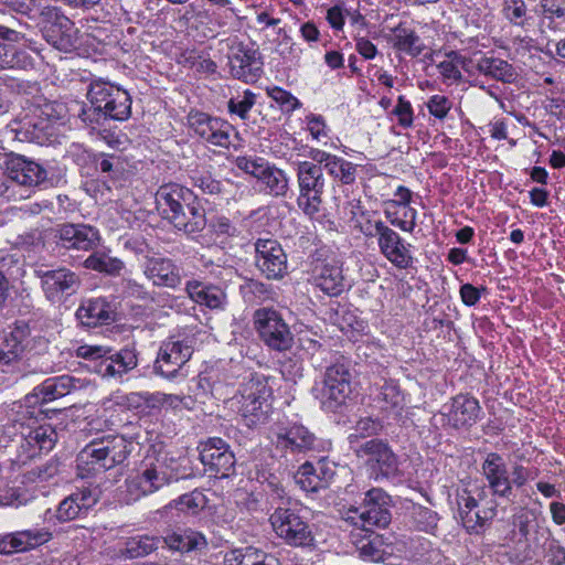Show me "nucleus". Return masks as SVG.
I'll return each mask as SVG.
<instances>
[{
    "label": "nucleus",
    "instance_id": "nucleus-1",
    "mask_svg": "<svg viewBox=\"0 0 565 565\" xmlns=\"http://www.w3.org/2000/svg\"><path fill=\"white\" fill-rule=\"evenodd\" d=\"M156 200L164 220L188 235L199 233L206 225L205 211L196 203L194 193L178 183L161 185Z\"/></svg>",
    "mask_w": 565,
    "mask_h": 565
},
{
    "label": "nucleus",
    "instance_id": "nucleus-2",
    "mask_svg": "<svg viewBox=\"0 0 565 565\" xmlns=\"http://www.w3.org/2000/svg\"><path fill=\"white\" fill-rule=\"evenodd\" d=\"M130 446L131 443L119 435L92 440L77 456L81 476L106 471L121 465L130 454Z\"/></svg>",
    "mask_w": 565,
    "mask_h": 565
},
{
    "label": "nucleus",
    "instance_id": "nucleus-3",
    "mask_svg": "<svg viewBox=\"0 0 565 565\" xmlns=\"http://www.w3.org/2000/svg\"><path fill=\"white\" fill-rule=\"evenodd\" d=\"M486 498V486L462 484L456 490L458 516L469 533L481 534L497 515L498 503Z\"/></svg>",
    "mask_w": 565,
    "mask_h": 565
},
{
    "label": "nucleus",
    "instance_id": "nucleus-4",
    "mask_svg": "<svg viewBox=\"0 0 565 565\" xmlns=\"http://www.w3.org/2000/svg\"><path fill=\"white\" fill-rule=\"evenodd\" d=\"M173 463L174 459L167 455L143 460L139 472L126 481L129 500L137 501L178 480Z\"/></svg>",
    "mask_w": 565,
    "mask_h": 565
},
{
    "label": "nucleus",
    "instance_id": "nucleus-5",
    "mask_svg": "<svg viewBox=\"0 0 565 565\" xmlns=\"http://www.w3.org/2000/svg\"><path fill=\"white\" fill-rule=\"evenodd\" d=\"M76 356L88 360L103 377H120L138 365L136 351L128 348L114 352L108 347L84 344L76 349Z\"/></svg>",
    "mask_w": 565,
    "mask_h": 565
},
{
    "label": "nucleus",
    "instance_id": "nucleus-6",
    "mask_svg": "<svg viewBox=\"0 0 565 565\" xmlns=\"http://www.w3.org/2000/svg\"><path fill=\"white\" fill-rule=\"evenodd\" d=\"M391 498L380 488H373L365 493L364 501L359 508H351L345 521L365 532L373 527H385L391 522Z\"/></svg>",
    "mask_w": 565,
    "mask_h": 565
},
{
    "label": "nucleus",
    "instance_id": "nucleus-7",
    "mask_svg": "<svg viewBox=\"0 0 565 565\" xmlns=\"http://www.w3.org/2000/svg\"><path fill=\"white\" fill-rule=\"evenodd\" d=\"M276 449L290 454L324 452L328 441L317 437L302 424H276L270 430Z\"/></svg>",
    "mask_w": 565,
    "mask_h": 565
},
{
    "label": "nucleus",
    "instance_id": "nucleus-8",
    "mask_svg": "<svg viewBox=\"0 0 565 565\" xmlns=\"http://www.w3.org/2000/svg\"><path fill=\"white\" fill-rule=\"evenodd\" d=\"M296 175L299 188L298 206L309 216L319 213L322 204L326 179L322 168L315 161H298Z\"/></svg>",
    "mask_w": 565,
    "mask_h": 565
},
{
    "label": "nucleus",
    "instance_id": "nucleus-9",
    "mask_svg": "<svg viewBox=\"0 0 565 565\" xmlns=\"http://www.w3.org/2000/svg\"><path fill=\"white\" fill-rule=\"evenodd\" d=\"M254 328L270 350L284 352L294 345V334L281 313L274 308H258L253 313Z\"/></svg>",
    "mask_w": 565,
    "mask_h": 565
},
{
    "label": "nucleus",
    "instance_id": "nucleus-10",
    "mask_svg": "<svg viewBox=\"0 0 565 565\" xmlns=\"http://www.w3.org/2000/svg\"><path fill=\"white\" fill-rule=\"evenodd\" d=\"M87 98L90 104L97 105L105 111L108 119L126 120L131 115V98L129 94L103 79H96L89 84Z\"/></svg>",
    "mask_w": 565,
    "mask_h": 565
},
{
    "label": "nucleus",
    "instance_id": "nucleus-11",
    "mask_svg": "<svg viewBox=\"0 0 565 565\" xmlns=\"http://www.w3.org/2000/svg\"><path fill=\"white\" fill-rule=\"evenodd\" d=\"M358 458H366L369 475L375 481L393 478L398 471V460L390 446L380 439H370L354 448Z\"/></svg>",
    "mask_w": 565,
    "mask_h": 565
},
{
    "label": "nucleus",
    "instance_id": "nucleus-12",
    "mask_svg": "<svg viewBox=\"0 0 565 565\" xmlns=\"http://www.w3.org/2000/svg\"><path fill=\"white\" fill-rule=\"evenodd\" d=\"M36 277L41 281V288L45 298L53 302H62L74 295L81 287L78 274L66 267L55 269H36Z\"/></svg>",
    "mask_w": 565,
    "mask_h": 565
},
{
    "label": "nucleus",
    "instance_id": "nucleus-13",
    "mask_svg": "<svg viewBox=\"0 0 565 565\" xmlns=\"http://www.w3.org/2000/svg\"><path fill=\"white\" fill-rule=\"evenodd\" d=\"M193 354V339L170 338L164 341L157 355L154 370L166 379H174L180 369L191 359Z\"/></svg>",
    "mask_w": 565,
    "mask_h": 565
},
{
    "label": "nucleus",
    "instance_id": "nucleus-14",
    "mask_svg": "<svg viewBox=\"0 0 565 565\" xmlns=\"http://www.w3.org/2000/svg\"><path fill=\"white\" fill-rule=\"evenodd\" d=\"M351 393V373L345 363L337 362L327 367L321 390L324 409L334 412Z\"/></svg>",
    "mask_w": 565,
    "mask_h": 565
},
{
    "label": "nucleus",
    "instance_id": "nucleus-15",
    "mask_svg": "<svg viewBox=\"0 0 565 565\" xmlns=\"http://www.w3.org/2000/svg\"><path fill=\"white\" fill-rule=\"evenodd\" d=\"M269 521L277 536L289 545L305 546L312 541L308 524L291 509L278 507Z\"/></svg>",
    "mask_w": 565,
    "mask_h": 565
},
{
    "label": "nucleus",
    "instance_id": "nucleus-16",
    "mask_svg": "<svg viewBox=\"0 0 565 565\" xmlns=\"http://www.w3.org/2000/svg\"><path fill=\"white\" fill-rule=\"evenodd\" d=\"M481 407L479 401L469 394H458L451 398L444 411L435 415L444 427L454 429H467L475 425L479 418Z\"/></svg>",
    "mask_w": 565,
    "mask_h": 565
},
{
    "label": "nucleus",
    "instance_id": "nucleus-17",
    "mask_svg": "<svg viewBox=\"0 0 565 565\" xmlns=\"http://www.w3.org/2000/svg\"><path fill=\"white\" fill-rule=\"evenodd\" d=\"M200 459L205 467V471L214 477L226 478L234 470V454L222 438H209L202 445Z\"/></svg>",
    "mask_w": 565,
    "mask_h": 565
},
{
    "label": "nucleus",
    "instance_id": "nucleus-18",
    "mask_svg": "<svg viewBox=\"0 0 565 565\" xmlns=\"http://www.w3.org/2000/svg\"><path fill=\"white\" fill-rule=\"evenodd\" d=\"M188 124L196 136L213 146L227 148L231 143L230 132L233 127L221 118L201 111H191Z\"/></svg>",
    "mask_w": 565,
    "mask_h": 565
},
{
    "label": "nucleus",
    "instance_id": "nucleus-19",
    "mask_svg": "<svg viewBox=\"0 0 565 565\" xmlns=\"http://www.w3.org/2000/svg\"><path fill=\"white\" fill-rule=\"evenodd\" d=\"M256 266L268 279H280L287 273V256L276 239L259 238L255 243Z\"/></svg>",
    "mask_w": 565,
    "mask_h": 565
},
{
    "label": "nucleus",
    "instance_id": "nucleus-20",
    "mask_svg": "<svg viewBox=\"0 0 565 565\" xmlns=\"http://www.w3.org/2000/svg\"><path fill=\"white\" fill-rule=\"evenodd\" d=\"M4 173L19 185L39 186L47 179V171L40 163L21 154H14L4 161Z\"/></svg>",
    "mask_w": 565,
    "mask_h": 565
},
{
    "label": "nucleus",
    "instance_id": "nucleus-21",
    "mask_svg": "<svg viewBox=\"0 0 565 565\" xmlns=\"http://www.w3.org/2000/svg\"><path fill=\"white\" fill-rule=\"evenodd\" d=\"M228 58L231 73L235 78L248 83L260 77L263 62L257 50L239 43L233 47Z\"/></svg>",
    "mask_w": 565,
    "mask_h": 565
},
{
    "label": "nucleus",
    "instance_id": "nucleus-22",
    "mask_svg": "<svg viewBox=\"0 0 565 565\" xmlns=\"http://www.w3.org/2000/svg\"><path fill=\"white\" fill-rule=\"evenodd\" d=\"M377 246L381 254L396 268L407 269L413 266L414 257L412 255L409 243H406L401 235L388 225L382 228V234L377 238Z\"/></svg>",
    "mask_w": 565,
    "mask_h": 565
},
{
    "label": "nucleus",
    "instance_id": "nucleus-23",
    "mask_svg": "<svg viewBox=\"0 0 565 565\" xmlns=\"http://www.w3.org/2000/svg\"><path fill=\"white\" fill-rule=\"evenodd\" d=\"M143 274L157 287L175 289L182 282L181 268L168 257L146 256Z\"/></svg>",
    "mask_w": 565,
    "mask_h": 565
},
{
    "label": "nucleus",
    "instance_id": "nucleus-24",
    "mask_svg": "<svg viewBox=\"0 0 565 565\" xmlns=\"http://www.w3.org/2000/svg\"><path fill=\"white\" fill-rule=\"evenodd\" d=\"M481 470L493 495L505 499L512 495L510 472L501 455L489 452L481 465Z\"/></svg>",
    "mask_w": 565,
    "mask_h": 565
},
{
    "label": "nucleus",
    "instance_id": "nucleus-25",
    "mask_svg": "<svg viewBox=\"0 0 565 565\" xmlns=\"http://www.w3.org/2000/svg\"><path fill=\"white\" fill-rule=\"evenodd\" d=\"M34 342L39 345H46V340L42 337L28 339L24 330L17 328L0 340V366L8 370L14 369L23 359L30 343Z\"/></svg>",
    "mask_w": 565,
    "mask_h": 565
},
{
    "label": "nucleus",
    "instance_id": "nucleus-26",
    "mask_svg": "<svg viewBox=\"0 0 565 565\" xmlns=\"http://www.w3.org/2000/svg\"><path fill=\"white\" fill-rule=\"evenodd\" d=\"M55 238L66 249L89 250L99 243V233L89 225L62 224L55 228Z\"/></svg>",
    "mask_w": 565,
    "mask_h": 565
},
{
    "label": "nucleus",
    "instance_id": "nucleus-27",
    "mask_svg": "<svg viewBox=\"0 0 565 565\" xmlns=\"http://www.w3.org/2000/svg\"><path fill=\"white\" fill-rule=\"evenodd\" d=\"M308 157L341 184L349 185L355 182L358 164L317 148H311Z\"/></svg>",
    "mask_w": 565,
    "mask_h": 565
},
{
    "label": "nucleus",
    "instance_id": "nucleus-28",
    "mask_svg": "<svg viewBox=\"0 0 565 565\" xmlns=\"http://www.w3.org/2000/svg\"><path fill=\"white\" fill-rule=\"evenodd\" d=\"M98 502L96 490L89 488L77 489L62 500L56 510V519L60 522H68L85 518Z\"/></svg>",
    "mask_w": 565,
    "mask_h": 565
},
{
    "label": "nucleus",
    "instance_id": "nucleus-29",
    "mask_svg": "<svg viewBox=\"0 0 565 565\" xmlns=\"http://www.w3.org/2000/svg\"><path fill=\"white\" fill-rule=\"evenodd\" d=\"M52 534L45 529L17 531L0 537V554L22 553L49 542Z\"/></svg>",
    "mask_w": 565,
    "mask_h": 565
},
{
    "label": "nucleus",
    "instance_id": "nucleus-30",
    "mask_svg": "<svg viewBox=\"0 0 565 565\" xmlns=\"http://www.w3.org/2000/svg\"><path fill=\"white\" fill-rule=\"evenodd\" d=\"M185 290L195 303L211 310H224L227 305L226 292L216 285L203 284L193 279L186 282Z\"/></svg>",
    "mask_w": 565,
    "mask_h": 565
},
{
    "label": "nucleus",
    "instance_id": "nucleus-31",
    "mask_svg": "<svg viewBox=\"0 0 565 565\" xmlns=\"http://www.w3.org/2000/svg\"><path fill=\"white\" fill-rule=\"evenodd\" d=\"M317 288L328 296H339L345 288L342 267L337 262L317 265L312 273Z\"/></svg>",
    "mask_w": 565,
    "mask_h": 565
},
{
    "label": "nucleus",
    "instance_id": "nucleus-32",
    "mask_svg": "<svg viewBox=\"0 0 565 565\" xmlns=\"http://www.w3.org/2000/svg\"><path fill=\"white\" fill-rule=\"evenodd\" d=\"M163 541L170 550L181 553L201 552L207 547L205 535L191 527H179L168 533Z\"/></svg>",
    "mask_w": 565,
    "mask_h": 565
},
{
    "label": "nucleus",
    "instance_id": "nucleus-33",
    "mask_svg": "<svg viewBox=\"0 0 565 565\" xmlns=\"http://www.w3.org/2000/svg\"><path fill=\"white\" fill-rule=\"evenodd\" d=\"M113 306L104 298L88 299L76 311V318L82 324L96 327L114 320Z\"/></svg>",
    "mask_w": 565,
    "mask_h": 565
},
{
    "label": "nucleus",
    "instance_id": "nucleus-34",
    "mask_svg": "<svg viewBox=\"0 0 565 565\" xmlns=\"http://www.w3.org/2000/svg\"><path fill=\"white\" fill-rule=\"evenodd\" d=\"M477 71L494 81L512 84L518 78V73L512 64L494 56H482L476 62Z\"/></svg>",
    "mask_w": 565,
    "mask_h": 565
},
{
    "label": "nucleus",
    "instance_id": "nucleus-35",
    "mask_svg": "<svg viewBox=\"0 0 565 565\" xmlns=\"http://www.w3.org/2000/svg\"><path fill=\"white\" fill-rule=\"evenodd\" d=\"M393 47L397 51L404 52L413 57L420 55L426 49L425 44L415 32L406 23L401 22L395 28L391 29Z\"/></svg>",
    "mask_w": 565,
    "mask_h": 565
},
{
    "label": "nucleus",
    "instance_id": "nucleus-36",
    "mask_svg": "<svg viewBox=\"0 0 565 565\" xmlns=\"http://www.w3.org/2000/svg\"><path fill=\"white\" fill-rule=\"evenodd\" d=\"M78 384L79 380L71 375L51 377L34 388V395L41 396L42 402L46 403L70 394Z\"/></svg>",
    "mask_w": 565,
    "mask_h": 565
},
{
    "label": "nucleus",
    "instance_id": "nucleus-37",
    "mask_svg": "<svg viewBox=\"0 0 565 565\" xmlns=\"http://www.w3.org/2000/svg\"><path fill=\"white\" fill-rule=\"evenodd\" d=\"M34 58L24 49L0 43V70H32Z\"/></svg>",
    "mask_w": 565,
    "mask_h": 565
},
{
    "label": "nucleus",
    "instance_id": "nucleus-38",
    "mask_svg": "<svg viewBox=\"0 0 565 565\" xmlns=\"http://www.w3.org/2000/svg\"><path fill=\"white\" fill-rule=\"evenodd\" d=\"M242 399L239 413L247 427L253 428L266 423L271 412V403H264L247 398Z\"/></svg>",
    "mask_w": 565,
    "mask_h": 565
},
{
    "label": "nucleus",
    "instance_id": "nucleus-39",
    "mask_svg": "<svg viewBox=\"0 0 565 565\" xmlns=\"http://www.w3.org/2000/svg\"><path fill=\"white\" fill-rule=\"evenodd\" d=\"M376 212L374 211H352L351 221L354 223V228L359 230L365 237L379 238L382 228H386L387 225L382 220L374 218Z\"/></svg>",
    "mask_w": 565,
    "mask_h": 565
},
{
    "label": "nucleus",
    "instance_id": "nucleus-40",
    "mask_svg": "<svg viewBox=\"0 0 565 565\" xmlns=\"http://www.w3.org/2000/svg\"><path fill=\"white\" fill-rule=\"evenodd\" d=\"M543 523L544 519H540L539 514L534 510L522 511L514 520V524L518 527L519 533L525 539L533 530L541 533L542 537L548 539L552 536L551 530L543 526Z\"/></svg>",
    "mask_w": 565,
    "mask_h": 565
},
{
    "label": "nucleus",
    "instance_id": "nucleus-41",
    "mask_svg": "<svg viewBox=\"0 0 565 565\" xmlns=\"http://www.w3.org/2000/svg\"><path fill=\"white\" fill-rule=\"evenodd\" d=\"M273 390L266 376L254 374L243 387L242 398L270 403Z\"/></svg>",
    "mask_w": 565,
    "mask_h": 565
},
{
    "label": "nucleus",
    "instance_id": "nucleus-42",
    "mask_svg": "<svg viewBox=\"0 0 565 565\" xmlns=\"http://www.w3.org/2000/svg\"><path fill=\"white\" fill-rule=\"evenodd\" d=\"M159 539L149 535H138L130 537L125 543V548L121 554L126 558H139L147 556L157 550Z\"/></svg>",
    "mask_w": 565,
    "mask_h": 565
},
{
    "label": "nucleus",
    "instance_id": "nucleus-43",
    "mask_svg": "<svg viewBox=\"0 0 565 565\" xmlns=\"http://www.w3.org/2000/svg\"><path fill=\"white\" fill-rule=\"evenodd\" d=\"M446 58L437 64L439 74L445 82H460L462 78L460 67L465 68L467 58L457 51H449Z\"/></svg>",
    "mask_w": 565,
    "mask_h": 565
},
{
    "label": "nucleus",
    "instance_id": "nucleus-44",
    "mask_svg": "<svg viewBox=\"0 0 565 565\" xmlns=\"http://www.w3.org/2000/svg\"><path fill=\"white\" fill-rule=\"evenodd\" d=\"M41 31L43 36H51L50 29L58 26L60 29H67L71 26V19H68L62 10L57 7L45 6L40 11Z\"/></svg>",
    "mask_w": 565,
    "mask_h": 565
},
{
    "label": "nucleus",
    "instance_id": "nucleus-45",
    "mask_svg": "<svg viewBox=\"0 0 565 565\" xmlns=\"http://www.w3.org/2000/svg\"><path fill=\"white\" fill-rule=\"evenodd\" d=\"M382 428L383 426L379 419L372 417L360 418L354 425L353 431L348 437L351 449L354 450V448L360 446H355L360 439L375 436Z\"/></svg>",
    "mask_w": 565,
    "mask_h": 565
},
{
    "label": "nucleus",
    "instance_id": "nucleus-46",
    "mask_svg": "<svg viewBox=\"0 0 565 565\" xmlns=\"http://www.w3.org/2000/svg\"><path fill=\"white\" fill-rule=\"evenodd\" d=\"M268 194L274 196H285L289 190V179L286 172L277 167H273L262 181Z\"/></svg>",
    "mask_w": 565,
    "mask_h": 565
},
{
    "label": "nucleus",
    "instance_id": "nucleus-47",
    "mask_svg": "<svg viewBox=\"0 0 565 565\" xmlns=\"http://www.w3.org/2000/svg\"><path fill=\"white\" fill-rule=\"evenodd\" d=\"M84 265L88 269L106 273L110 275L118 274L124 267V263L118 258H113L104 253H94L89 255Z\"/></svg>",
    "mask_w": 565,
    "mask_h": 565
},
{
    "label": "nucleus",
    "instance_id": "nucleus-48",
    "mask_svg": "<svg viewBox=\"0 0 565 565\" xmlns=\"http://www.w3.org/2000/svg\"><path fill=\"white\" fill-rule=\"evenodd\" d=\"M295 479L297 484L307 492H317L321 489H326L322 483L323 481L319 479L318 469L308 461L300 466Z\"/></svg>",
    "mask_w": 565,
    "mask_h": 565
},
{
    "label": "nucleus",
    "instance_id": "nucleus-49",
    "mask_svg": "<svg viewBox=\"0 0 565 565\" xmlns=\"http://www.w3.org/2000/svg\"><path fill=\"white\" fill-rule=\"evenodd\" d=\"M50 31H52V33H50V35H52V38L51 36H43V38L45 39V41L47 43H50L57 50L67 52L75 46L76 29H75L74 22L72 20H71L70 28L67 26V29L64 30V29H60L58 26H53L52 29H50Z\"/></svg>",
    "mask_w": 565,
    "mask_h": 565
},
{
    "label": "nucleus",
    "instance_id": "nucleus-50",
    "mask_svg": "<svg viewBox=\"0 0 565 565\" xmlns=\"http://www.w3.org/2000/svg\"><path fill=\"white\" fill-rule=\"evenodd\" d=\"M95 167L111 179H117L125 170V162L120 156L98 153L94 158Z\"/></svg>",
    "mask_w": 565,
    "mask_h": 565
},
{
    "label": "nucleus",
    "instance_id": "nucleus-51",
    "mask_svg": "<svg viewBox=\"0 0 565 565\" xmlns=\"http://www.w3.org/2000/svg\"><path fill=\"white\" fill-rule=\"evenodd\" d=\"M206 497L203 492L194 490L184 493L174 501L175 508L184 513L195 515L206 505Z\"/></svg>",
    "mask_w": 565,
    "mask_h": 565
},
{
    "label": "nucleus",
    "instance_id": "nucleus-52",
    "mask_svg": "<svg viewBox=\"0 0 565 565\" xmlns=\"http://www.w3.org/2000/svg\"><path fill=\"white\" fill-rule=\"evenodd\" d=\"M502 13L510 23L518 26H524L529 19L524 0H503Z\"/></svg>",
    "mask_w": 565,
    "mask_h": 565
},
{
    "label": "nucleus",
    "instance_id": "nucleus-53",
    "mask_svg": "<svg viewBox=\"0 0 565 565\" xmlns=\"http://www.w3.org/2000/svg\"><path fill=\"white\" fill-rule=\"evenodd\" d=\"M413 521L417 530L434 533L438 525V514L429 508L415 507L413 510Z\"/></svg>",
    "mask_w": 565,
    "mask_h": 565
},
{
    "label": "nucleus",
    "instance_id": "nucleus-54",
    "mask_svg": "<svg viewBox=\"0 0 565 565\" xmlns=\"http://www.w3.org/2000/svg\"><path fill=\"white\" fill-rule=\"evenodd\" d=\"M47 125L43 121H24L23 125L17 129V137L21 141L42 143L45 139V130Z\"/></svg>",
    "mask_w": 565,
    "mask_h": 565
},
{
    "label": "nucleus",
    "instance_id": "nucleus-55",
    "mask_svg": "<svg viewBox=\"0 0 565 565\" xmlns=\"http://www.w3.org/2000/svg\"><path fill=\"white\" fill-rule=\"evenodd\" d=\"M26 439L30 445L38 446L40 450L49 451L56 441V433L50 426H40L31 430Z\"/></svg>",
    "mask_w": 565,
    "mask_h": 565
},
{
    "label": "nucleus",
    "instance_id": "nucleus-56",
    "mask_svg": "<svg viewBox=\"0 0 565 565\" xmlns=\"http://www.w3.org/2000/svg\"><path fill=\"white\" fill-rule=\"evenodd\" d=\"M377 398L379 402L383 403V409H401L403 407L404 397L398 386L394 383H385L381 387Z\"/></svg>",
    "mask_w": 565,
    "mask_h": 565
},
{
    "label": "nucleus",
    "instance_id": "nucleus-57",
    "mask_svg": "<svg viewBox=\"0 0 565 565\" xmlns=\"http://www.w3.org/2000/svg\"><path fill=\"white\" fill-rule=\"evenodd\" d=\"M358 550L361 557L367 561L379 562L383 557V550L381 548L379 536L361 540L358 544Z\"/></svg>",
    "mask_w": 565,
    "mask_h": 565
},
{
    "label": "nucleus",
    "instance_id": "nucleus-58",
    "mask_svg": "<svg viewBox=\"0 0 565 565\" xmlns=\"http://www.w3.org/2000/svg\"><path fill=\"white\" fill-rule=\"evenodd\" d=\"M534 12L548 19L563 18L565 15V0H540V3L534 8Z\"/></svg>",
    "mask_w": 565,
    "mask_h": 565
},
{
    "label": "nucleus",
    "instance_id": "nucleus-59",
    "mask_svg": "<svg viewBox=\"0 0 565 565\" xmlns=\"http://www.w3.org/2000/svg\"><path fill=\"white\" fill-rule=\"evenodd\" d=\"M393 115L396 116L397 122L403 128H411L414 121V111L412 104L404 97L397 98V104L393 109Z\"/></svg>",
    "mask_w": 565,
    "mask_h": 565
},
{
    "label": "nucleus",
    "instance_id": "nucleus-60",
    "mask_svg": "<svg viewBox=\"0 0 565 565\" xmlns=\"http://www.w3.org/2000/svg\"><path fill=\"white\" fill-rule=\"evenodd\" d=\"M256 95L250 90H245L242 99L231 98L227 107L228 111L238 115L242 119L247 117L248 111L255 104Z\"/></svg>",
    "mask_w": 565,
    "mask_h": 565
},
{
    "label": "nucleus",
    "instance_id": "nucleus-61",
    "mask_svg": "<svg viewBox=\"0 0 565 565\" xmlns=\"http://www.w3.org/2000/svg\"><path fill=\"white\" fill-rule=\"evenodd\" d=\"M385 214L391 225L398 227L404 232L413 233L415 227L417 226V212L414 207L407 206V209L403 213V218L392 217L388 211H386Z\"/></svg>",
    "mask_w": 565,
    "mask_h": 565
},
{
    "label": "nucleus",
    "instance_id": "nucleus-62",
    "mask_svg": "<svg viewBox=\"0 0 565 565\" xmlns=\"http://www.w3.org/2000/svg\"><path fill=\"white\" fill-rule=\"evenodd\" d=\"M544 557L550 565H561L565 561V547L550 536L544 545Z\"/></svg>",
    "mask_w": 565,
    "mask_h": 565
},
{
    "label": "nucleus",
    "instance_id": "nucleus-63",
    "mask_svg": "<svg viewBox=\"0 0 565 565\" xmlns=\"http://www.w3.org/2000/svg\"><path fill=\"white\" fill-rule=\"evenodd\" d=\"M427 108L431 116L444 119L452 107L451 100L444 95H434L427 102Z\"/></svg>",
    "mask_w": 565,
    "mask_h": 565
},
{
    "label": "nucleus",
    "instance_id": "nucleus-64",
    "mask_svg": "<svg viewBox=\"0 0 565 565\" xmlns=\"http://www.w3.org/2000/svg\"><path fill=\"white\" fill-rule=\"evenodd\" d=\"M79 118L92 129H96L97 127L103 126L105 121L109 120L103 108L100 107V110H98L97 105L93 104H90L89 107L82 109Z\"/></svg>",
    "mask_w": 565,
    "mask_h": 565
}]
</instances>
